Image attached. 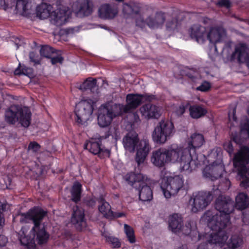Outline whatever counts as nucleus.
Segmentation results:
<instances>
[{"label":"nucleus","mask_w":249,"mask_h":249,"mask_svg":"<svg viewBox=\"0 0 249 249\" xmlns=\"http://www.w3.org/2000/svg\"><path fill=\"white\" fill-rule=\"evenodd\" d=\"M182 223V218L178 214L175 213L169 217V228L173 232L179 233Z\"/></svg>","instance_id":"27"},{"label":"nucleus","mask_w":249,"mask_h":249,"mask_svg":"<svg viewBox=\"0 0 249 249\" xmlns=\"http://www.w3.org/2000/svg\"><path fill=\"white\" fill-rule=\"evenodd\" d=\"M108 136H111L113 139L117 141L120 138V132L118 127L111 126L108 131Z\"/></svg>","instance_id":"42"},{"label":"nucleus","mask_w":249,"mask_h":249,"mask_svg":"<svg viewBox=\"0 0 249 249\" xmlns=\"http://www.w3.org/2000/svg\"><path fill=\"white\" fill-rule=\"evenodd\" d=\"M186 142L188 144L187 146L178 145L179 147H183L188 150L191 160L190 163L194 164V167L190 170V173L197 167L199 162L197 160L196 156V150L201 147L205 143V139L203 135L200 133H194L188 138Z\"/></svg>","instance_id":"12"},{"label":"nucleus","mask_w":249,"mask_h":249,"mask_svg":"<svg viewBox=\"0 0 249 249\" xmlns=\"http://www.w3.org/2000/svg\"><path fill=\"white\" fill-rule=\"evenodd\" d=\"M142 115L146 119H158L162 114V108L155 105L147 104L140 108Z\"/></svg>","instance_id":"22"},{"label":"nucleus","mask_w":249,"mask_h":249,"mask_svg":"<svg viewBox=\"0 0 249 249\" xmlns=\"http://www.w3.org/2000/svg\"><path fill=\"white\" fill-rule=\"evenodd\" d=\"M224 170V166L221 160L207 166L203 170L204 176L213 180L220 177Z\"/></svg>","instance_id":"18"},{"label":"nucleus","mask_w":249,"mask_h":249,"mask_svg":"<svg viewBox=\"0 0 249 249\" xmlns=\"http://www.w3.org/2000/svg\"><path fill=\"white\" fill-rule=\"evenodd\" d=\"M125 216V213L124 212H112V215L110 216V219L117 218Z\"/></svg>","instance_id":"49"},{"label":"nucleus","mask_w":249,"mask_h":249,"mask_svg":"<svg viewBox=\"0 0 249 249\" xmlns=\"http://www.w3.org/2000/svg\"><path fill=\"white\" fill-rule=\"evenodd\" d=\"M183 179L179 176L162 178L160 187L164 197L169 199L175 195L183 186Z\"/></svg>","instance_id":"13"},{"label":"nucleus","mask_w":249,"mask_h":249,"mask_svg":"<svg viewBox=\"0 0 249 249\" xmlns=\"http://www.w3.org/2000/svg\"><path fill=\"white\" fill-rule=\"evenodd\" d=\"M180 25V22L176 18H173L168 19L166 27L167 31L169 32L174 31L177 29Z\"/></svg>","instance_id":"40"},{"label":"nucleus","mask_w":249,"mask_h":249,"mask_svg":"<svg viewBox=\"0 0 249 249\" xmlns=\"http://www.w3.org/2000/svg\"><path fill=\"white\" fill-rule=\"evenodd\" d=\"M189 32L192 38H195L199 43L203 44L206 41L207 31L206 28L198 23L193 25Z\"/></svg>","instance_id":"24"},{"label":"nucleus","mask_w":249,"mask_h":249,"mask_svg":"<svg viewBox=\"0 0 249 249\" xmlns=\"http://www.w3.org/2000/svg\"><path fill=\"white\" fill-rule=\"evenodd\" d=\"M191 157L188 150L173 144L167 148H160L153 151L151 158L152 163L161 167L168 163H178L179 170L185 174H190L194 164L190 163Z\"/></svg>","instance_id":"2"},{"label":"nucleus","mask_w":249,"mask_h":249,"mask_svg":"<svg viewBox=\"0 0 249 249\" xmlns=\"http://www.w3.org/2000/svg\"><path fill=\"white\" fill-rule=\"evenodd\" d=\"M40 149V145L36 142H32L28 146V150L34 153L37 152Z\"/></svg>","instance_id":"43"},{"label":"nucleus","mask_w":249,"mask_h":249,"mask_svg":"<svg viewBox=\"0 0 249 249\" xmlns=\"http://www.w3.org/2000/svg\"><path fill=\"white\" fill-rule=\"evenodd\" d=\"M7 243V237L4 235H0V248L5 246Z\"/></svg>","instance_id":"51"},{"label":"nucleus","mask_w":249,"mask_h":249,"mask_svg":"<svg viewBox=\"0 0 249 249\" xmlns=\"http://www.w3.org/2000/svg\"><path fill=\"white\" fill-rule=\"evenodd\" d=\"M71 222L78 230H82L86 226L84 210L78 207L73 208Z\"/></svg>","instance_id":"25"},{"label":"nucleus","mask_w":249,"mask_h":249,"mask_svg":"<svg viewBox=\"0 0 249 249\" xmlns=\"http://www.w3.org/2000/svg\"><path fill=\"white\" fill-rule=\"evenodd\" d=\"M21 45V44H20L19 42L16 43L15 46L16 49H18L19 48V47Z\"/></svg>","instance_id":"58"},{"label":"nucleus","mask_w":249,"mask_h":249,"mask_svg":"<svg viewBox=\"0 0 249 249\" xmlns=\"http://www.w3.org/2000/svg\"><path fill=\"white\" fill-rule=\"evenodd\" d=\"M4 219L2 213L0 212V227L2 226L4 224Z\"/></svg>","instance_id":"56"},{"label":"nucleus","mask_w":249,"mask_h":249,"mask_svg":"<svg viewBox=\"0 0 249 249\" xmlns=\"http://www.w3.org/2000/svg\"><path fill=\"white\" fill-rule=\"evenodd\" d=\"M211 88V85L210 83L205 81L203 82L201 85L197 87L196 89L198 90L201 91H208Z\"/></svg>","instance_id":"46"},{"label":"nucleus","mask_w":249,"mask_h":249,"mask_svg":"<svg viewBox=\"0 0 249 249\" xmlns=\"http://www.w3.org/2000/svg\"><path fill=\"white\" fill-rule=\"evenodd\" d=\"M178 249H185L184 247L179 248Z\"/></svg>","instance_id":"62"},{"label":"nucleus","mask_w":249,"mask_h":249,"mask_svg":"<svg viewBox=\"0 0 249 249\" xmlns=\"http://www.w3.org/2000/svg\"><path fill=\"white\" fill-rule=\"evenodd\" d=\"M189 76L191 78L193 79V78H194L195 77H196V74H195V75H194V76H190V75H189Z\"/></svg>","instance_id":"61"},{"label":"nucleus","mask_w":249,"mask_h":249,"mask_svg":"<svg viewBox=\"0 0 249 249\" xmlns=\"http://www.w3.org/2000/svg\"><path fill=\"white\" fill-rule=\"evenodd\" d=\"M225 184H226V187L224 189L225 190H228L229 189L231 182L230 181L229 179H225Z\"/></svg>","instance_id":"55"},{"label":"nucleus","mask_w":249,"mask_h":249,"mask_svg":"<svg viewBox=\"0 0 249 249\" xmlns=\"http://www.w3.org/2000/svg\"><path fill=\"white\" fill-rule=\"evenodd\" d=\"M81 187V184L78 182H75L72 187L71 191V200L76 203L80 200Z\"/></svg>","instance_id":"32"},{"label":"nucleus","mask_w":249,"mask_h":249,"mask_svg":"<svg viewBox=\"0 0 249 249\" xmlns=\"http://www.w3.org/2000/svg\"><path fill=\"white\" fill-rule=\"evenodd\" d=\"M73 10L77 16H88L92 12V2L89 0L76 1L73 5Z\"/></svg>","instance_id":"21"},{"label":"nucleus","mask_w":249,"mask_h":249,"mask_svg":"<svg viewBox=\"0 0 249 249\" xmlns=\"http://www.w3.org/2000/svg\"><path fill=\"white\" fill-rule=\"evenodd\" d=\"M224 149L230 154L231 155L233 151V146L231 141L225 142L223 145Z\"/></svg>","instance_id":"44"},{"label":"nucleus","mask_w":249,"mask_h":249,"mask_svg":"<svg viewBox=\"0 0 249 249\" xmlns=\"http://www.w3.org/2000/svg\"><path fill=\"white\" fill-rule=\"evenodd\" d=\"M5 116L6 121L12 124L19 122L22 126L27 127L31 123V111L26 107L12 105L6 111Z\"/></svg>","instance_id":"9"},{"label":"nucleus","mask_w":249,"mask_h":249,"mask_svg":"<svg viewBox=\"0 0 249 249\" xmlns=\"http://www.w3.org/2000/svg\"><path fill=\"white\" fill-rule=\"evenodd\" d=\"M124 232L128 239V241L131 244L136 242V238L133 229L129 225L125 224L124 225Z\"/></svg>","instance_id":"39"},{"label":"nucleus","mask_w":249,"mask_h":249,"mask_svg":"<svg viewBox=\"0 0 249 249\" xmlns=\"http://www.w3.org/2000/svg\"><path fill=\"white\" fill-rule=\"evenodd\" d=\"M52 7L46 3L38 5L36 9V16L40 19H45L50 17L51 22L56 26L64 24L70 17L71 11L67 6L60 5L54 11L51 13Z\"/></svg>","instance_id":"5"},{"label":"nucleus","mask_w":249,"mask_h":249,"mask_svg":"<svg viewBox=\"0 0 249 249\" xmlns=\"http://www.w3.org/2000/svg\"><path fill=\"white\" fill-rule=\"evenodd\" d=\"M242 243V238L238 235L234 234L231 236L230 239L228 242V246L229 248H225L224 249H234L240 247Z\"/></svg>","instance_id":"33"},{"label":"nucleus","mask_w":249,"mask_h":249,"mask_svg":"<svg viewBox=\"0 0 249 249\" xmlns=\"http://www.w3.org/2000/svg\"><path fill=\"white\" fill-rule=\"evenodd\" d=\"M142 96L139 94H128L126 96V105L117 104V106L120 107L122 114L127 113L131 109L137 108L141 103Z\"/></svg>","instance_id":"20"},{"label":"nucleus","mask_w":249,"mask_h":249,"mask_svg":"<svg viewBox=\"0 0 249 249\" xmlns=\"http://www.w3.org/2000/svg\"><path fill=\"white\" fill-rule=\"evenodd\" d=\"M190 115L191 116L195 119L199 118L207 113V110L200 106H190L189 107Z\"/></svg>","instance_id":"31"},{"label":"nucleus","mask_w":249,"mask_h":249,"mask_svg":"<svg viewBox=\"0 0 249 249\" xmlns=\"http://www.w3.org/2000/svg\"><path fill=\"white\" fill-rule=\"evenodd\" d=\"M126 180L131 185L135 188L138 187L140 200L142 201H147L152 198V192L149 186L150 180L147 177L141 173H131L127 175Z\"/></svg>","instance_id":"8"},{"label":"nucleus","mask_w":249,"mask_h":249,"mask_svg":"<svg viewBox=\"0 0 249 249\" xmlns=\"http://www.w3.org/2000/svg\"><path fill=\"white\" fill-rule=\"evenodd\" d=\"M235 207L240 210L245 209L249 205V198L243 193H239L235 198Z\"/></svg>","instance_id":"29"},{"label":"nucleus","mask_w":249,"mask_h":249,"mask_svg":"<svg viewBox=\"0 0 249 249\" xmlns=\"http://www.w3.org/2000/svg\"><path fill=\"white\" fill-rule=\"evenodd\" d=\"M118 14V8L117 5L111 4H103L98 10L100 18L104 19H112Z\"/></svg>","instance_id":"23"},{"label":"nucleus","mask_w":249,"mask_h":249,"mask_svg":"<svg viewBox=\"0 0 249 249\" xmlns=\"http://www.w3.org/2000/svg\"><path fill=\"white\" fill-rule=\"evenodd\" d=\"M30 4L28 0H18L16 8L21 14H24L28 10Z\"/></svg>","instance_id":"38"},{"label":"nucleus","mask_w":249,"mask_h":249,"mask_svg":"<svg viewBox=\"0 0 249 249\" xmlns=\"http://www.w3.org/2000/svg\"><path fill=\"white\" fill-rule=\"evenodd\" d=\"M63 61V57L59 55L56 57H53L51 58V62L53 65L56 64L57 63L61 64Z\"/></svg>","instance_id":"47"},{"label":"nucleus","mask_w":249,"mask_h":249,"mask_svg":"<svg viewBox=\"0 0 249 249\" xmlns=\"http://www.w3.org/2000/svg\"><path fill=\"white\" fill-rule=\"evenodd\" d=\"M180 232H182L184 235H191L192 236V239H194V235L197 236L199 240H202L204 242L207 241L211 244H215L221 246L227 240V236L222 232H219L220 235L222 236L221 238L218 237V235L215 234L213 231H210L209 233H205L204 235H200L196 230V224L193 222H188L185 226H182Z\"/></svg>","instance_id":"7"},{"label":"nucleus","mask_w":249,"mask_h":249,"mask_svg":"<svg viewBox=\"0 0 249 249\" xmlns=\"http://www.w3.org/2000/svg\"><path fill=\"white\" fill-rule=\"evenodd\" d=\"M249 162V148L242 147L234 155L233 164L241 181L240 186L245 188L249 187V169L247 165Z\"/></svg>","instance_id":"6"},{"label":"nucleus","mask_w":249,"mask_h":249,"mask_svg":"<svg viewBox=\"0 0 249 249\" xmlns=\"http://www.w3.org/2000/svg\"><path fill=\"white\" fill-rule=\"evenodd\" d=\"M51 53H53V51L52 50L51 48L49 47L42 48L40 50L41 55L46 57H50L51 56Z\"/></svg>","instance_id":"45"},{"label":"nucleus","mask_w":249,"mask_h":249,"mask_svg":"<svg viewBox=\"0 0 249 249\" xmlns=\"http://www.w3.org/2000/svg\"><path fill=\"white\" fill-rule=\"evenodd\" d=\"M218 4L221 6H225L227 8H229L231 5L229 0H221L218 2Z\"/></svg>","instance_id":"50"},{"label":"nucleus","mask_w":249,"mask_h":249,"mask_svg":"<svg viewBox=\"0 0 249 249\" xmlns=\"http://www.w3.org/2000/svg\"><path fill=\"white\" fill-rule=\"evenodd\" d=\"M124 148L127 151L134 153L136 151L135 160L138 165L143 163L150 150V146L148 140H140L138 134L134 131L127 133L123 139Z\"/></svg>","instance_id":"4"},{"label":"nucleus","mask_w":249,"mask_h":249,"mask_svg":"<svg viewBox=\"0 0 249 249\" xmlns=\"http://www.w3.org/2000/svg\"><path fill=\"white\" fill-rule=\"evenodd\" d=\"M232 58L237 59L239 63H245L249 68V48L245 44L239 43L235 46Z\"/></svg>","instance_id":"19"},{"label":"nucleus","mask_w":249,"mask_h":249,"mask_svg":"<svg viewBox=\"0 0 249 249\" xmlns=\"http://www.w3.org/2000/svg\"><path fill=\"white\" fill-rule=\"evenodd\" d=\"M175 129L173 124L169 121L162 120L155 126L152 133L153 142L163 144L175 134Z\"/></svg>","instance_id":"10"},{"label":"nucleus","mask_w":249,"mask_h":249,"mask_svg":"<svg viewBox=\"0 0 249 249\" xmlns=\"http://www.w3.org/2000/svg\"><path fill=\"white\" fill-rule=\"evenodd\" d=\"M153 99H154V96H153V95H150L149 96L148 98H147V100H149V101H151L152 100H153Z\"/></svg>","instance_id":"59"},{"label":"nucleus","mask_w":249,"mask_h":249,"mask_svg":"<svg viewBox=\"0 0 249 249\" xmlns=\"http://www.w3.org/2000/svg\"><path fill=\"white\" fill-rule=\"evenodd\" d=\"M185 109L184 106H179L177 110V114L178 115H182L185 112Z\"/></svg>","instance_id":"52"},{"label":"nucleus","mask_w":249,"mask_h":249,"mask_svg":"<svg viewBox=\"0 0 249 249\" xmlns=\"http://www.w3.org/2000/svg\"><path fill=\"white\" fill-rule=\"evenodd\" d=\"M32 72V69L25 66H21L19 64L18 67L15 70L14 73L15 74H28Z\"/></svg>","instance_id":"41"},{"label":"nucleus","mask_w":249,"mask_h":249,"mask_svg":"<svg viewBox=\"0 0 249 249\" xmlns=\"http://www.w3.org/2000/svg\"><path fill=\"white\" fill-rule=\"evenodd\" d=\"M229 122L228 123V126L230 127V130L231 131V135L233 137V140L236 142V138L235 136L233 134V132L232 131L234 127L237 126L238 125V122L237 121V118L235 116V109H233L232 112V114L231 115L230 113L229 114Z\"/></svg>","instance_id":"35"},{"label":"nucleus","mask_w":249,"mask_h":249,"mask_svg":"<svg viewBox=\"0 0 249 249\" xmlns=\"http://www.w3.org/2000/svg\"><path fill=\"white\" fill-rule=\"evenodd\" d=\"M202 22L204 24H210L212 23V20L207 18H205L202 20Z\"/></svg>","instance_id":"53"},{"label":"nucleus","mask_w":249,"mask_h":249,"mask_svg":"<svg viewBox=\"0 0 249 249\" xmlns=\"http://www.w3.org/2000/svg\"><path fill=\"white\" fill-rule=\"evenodd\" d=\"M96 85V80L91 77L87 78L79 87V89L84 91L87 89H91L94 88Z\"/></svg>","instance_id":"36"},{"label":"nucleus","mask_w":249,"mask_h":249,"mask_svg":"<svg viewBox=\"0 0 249 249\" xmlns=\"http://www.w3.org/2000/svg\"><path fill=\"white\" fill-rule=\"evenodd\" d=\"M121 114L120 107L112 102H107L100 107L98 124L101 127H106L110 124L113 118Z\"/></svg>","instance_id":"11"},{"label":"nucleus","mask_w":249,"mask_h":249,"mask_svg":"<svg viewBox=\"0 0 249 249\" xmlns=\"http://www.w3.org/2000/svg\"><path fill=\"white\" fill-rule=\"evenodd\" d=\"M216 210H209L206 212L201 217L202 222L206 223L209 228L221 238L219 232H226L222 230L225 228L230 222L229 214L233 210V204L232 200L228 197L223 196H219L215 203Z\"/></svg>","instance_id":"3"},{"label":"nucleus","mask_w":249,"mask_h":249,"mask_svg":"<svg viewBox=\"0 0 249 249\" xmlns=\"http://www.w3.org/2000/svg\"><path fill=\"white\" fill-rule=\"evenodd\" d=\"M102 235L105 237L106 242L111 245L112 248L120 247L121 243L118 238L111 236L109 233L105 231L103 233Z\"/></svg>","instance_id":"34"},{"label":"nucleus","mask_w":249,"mask_h":249,"mask_svg":"<svg viewBox=\"0 0 249 249\" xmlns=\"http://www.w3.org/2000/svg\"><path fill=\"white\" fill-rule=\"evenodd\" d=\"M4 3V0H0V4L2 5Z\"/></svg>","instance_id":"60"},{"label":"nucleus","mask_w":249,"mask_h":249,"mask_svg":"<svg viewBox=\"0 0 249 249\" xmlns=\"http://www.w3.org/2000/svg\"><path fill=\"white\" fill-rule=\"evenodd\" d=\"M95 204V201L93 199H91L88 202V205L90 206H94Z\"/></svg>","instance_id":"57"},{"label":"nucleus","mask_w":249,"mask_h":249,"mask_svg":"<svg viewBox=\"0 0 249 249\" xmlns=\"http://www.w3.org/2000/svg\"><path fill=\"white\" fill-rule=\"evenodd\" d=\"M46 214V212L39 208H34L30 210L26 213L21 215L20 222L27 223L32 221L34 224V227L27 235L29 229L23 227L19 232V239L21 244L28 249L35 247V237L38 243L42 244L46 243L49 238V234L46 232L44 226L40 223Z\"/></svg>","instance_id":"1"},{"label":"nucleus","mask_w":249,"mask_h":249,"mask_svg":"<svg viewBox=\"0 0 249 249\" xmlns=\"http://www.w3.org/2000/svg\"><path fill=\"white\" fill-rule=\"evenodd\" d=\"M165 19L164 13L158 12L148 16L145 20L139 17L136 19V25L142 29L145 28L146 25L151 29H157L163 26Z\"/></svg>","instance_id":"15"},{"label":"nucleus","mask_w":249,"mask_h":249,"mask_svg":"<svg viewBox=\"0 0 249 249\" xmlns=\"http://www.w3.org/2000/svg\"><path fill=\"white\" fill-rule=\"evenodd\" d=\"M95 102L87 99L81 101L76 105L75 113L77 123L83 124L90 120L93 111V104Z\"/></svg>","instance_id":"14"},{"label":"nucleus","mask_w":249,"mask_h":249,"mask_svg":"<svg viewBox=\"0 0 249 249\" xmlns=\"http://www.w3.org/2000/svg\"><path fill=\"white\" fill-rule=\"evenodd\" d=\"M29 57L31 61L34 62L35 64H39V60L37 58L36 54L34 52H31L29 54Z\"/></svg>","instance_id":"48"},{"label":"nucleus","mask_w":249,"mask_h":249,"mask_svg":"<svg viewBox=\"0 0 249 249\" xmlns=\"http://www.w3.org/2000/svg\"><path fill=\"white\" fill-rule=\"evenodd\" d=\"M139 12V7L134 3H124L123 4V16L126 19L133 18L135 15H138Z\"/></svg>","instance_id":"28"},{"label":"nucleus","mask_w":249,"mask_h":249,"mask_svg":"<svg viewBox=\"0 0 249 249\" xmlns=\"http://www.w3.org/2000/svg\"><path fill=\"white\" fill-rule=\"evenodd\" d=\"M240 137L244 139L249 138V122L245 120L242 121L240 126Z\"/></svg>","instance_id":"37"},{"label":"nucleus","mask_w":249,"mask_h":249,"mask_svg":"<svg viewBox=\"0 0 249 249\" xmlns=\"http://www.w3.org/2000/svg\"><path fill=\"white\" fill-rule=\"evenodd\" d=\"M213 199L210 193L199 192L189 201V208L191 212L197 213L205 209Z\"/></svg>","instance_id":"16"},{"label":"nucleus","mask_w":249,"mask_h":249,"mask_svg":"<svg viewBox=\"0 0 249 249\" xmlns=\"http://www.w3.org/2000/svg\"><path fill=\"white\" fill-rule=\"evenodd\" d=\"M99 212L105 217L110 219L112 215V211L111 210V206L109 204L103 199H101L98 206Z\"/></svg>","instance_id":"30"},{"label":"nucleus","mask_w":249,"mask_h":249,"mask_svg":"<svg viewBox=\"0 0 249 249\" xmlns=\"http://www.w3.org/2000/svg\"><path fill=\"white\" fill-rule=\"evenodd\" d=\"M196 249H208L207 244L206 243H203L200 244Z\"/></svg>","instance_id":"54"},{"label":"nucleus","mask_w":249,"mask_h":249,"mask_svg":"<svg viewBox=\"0 0 249 249\" xmlns=\"http://www.w3.org/2000/svg\"><path fill=\"white\" fill-rule=\"evenodd\" d=\"M226 30L222 27H213L207 31L206 40H209L210 43L214 45V50L217 52V48L215 44L222 42L226 37Z\"/></svg>","instance_id":"17"},{"label":"nucleus","mask_w":249,"mask_h":249,"mask_svg":"<svg viewBox=\"0 0 249 249\" xmlns=\"http://www.w3.org/2000/svg\"><path fill=\"white\" fill-rule=\"evenodd\" d=\"M85 148L89 150L91 153L94 155L98 154L100 156L109 155L108 150L104 149L101 147L100 142L95 140L92 139L87 142L84 145Z\"/></svg>","instance_id":"26"}]
</instances>
